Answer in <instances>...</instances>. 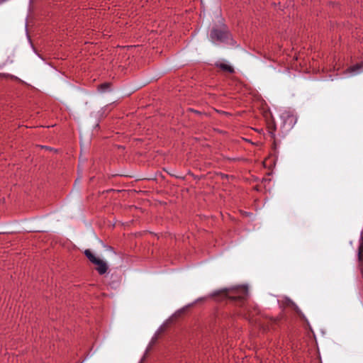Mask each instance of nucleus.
<instances>
[{
    "mask_svg": "<svg viewBox=\"0 0 363 363\" xmlns=\"http://www.w3.org/2000/svg\"><path fill=\"white\" fill-rule=\"evenodd\" d=\"M84 254L86 256V257L89 259V261L91 262L93 264L95 262H97V259H99V258L96 257L94 256V255L89 250H86L84 252Z\"/></svg>",
    "mask_w": 363,
    "mask_h": 363,
    "instance_id": "obj_6",
    "label": "nucleus"
},
{
    "mask_svg": "<svg viewBox=\"0 0 363 363\" xmlns=\"http://www.w3.org/2000/svg\"><path fill=\"white\" fill-rule=\"evenodd\" d=\"M94 264L97 265L96 270L100 274H104L107 272L108 266L102 259L99 258L97 262H95Z\"/></svg>",
    "mask_w": 363,
    "mask_h": 363,
    "instance_id": "obj_3",
    "label": "nucleus"
},
{
    "mask_svg": "<svg viewBox=\"0 0 363 363\" xmlns=\"http://www.w3.org/2000/svg\"><path fill=\"white\" fill-rule=\"evenodd\" d=\"M358 258L359 261L363 259V245H360L359 247Z\"/></svg>",
    "mask_w": 363,
    "mask_h": 363,
    "instance_id": "obj_8",
    "label": "nucleus"
},
{
    "mask_svg": "<svg viewBox=\"0 0 363 363\" xmlns=\"http://www.w3.org/2000/svg\"><path fill=\"white\" fill-rule=\"evenodd\" d=\"M110 86H111V84H110V83H108V82H106V83L101 84H100V85L98 86V90H99V91H100L101 93H104V92H105V91H108V90H109Z\"/></svg>",
    "mask_w": 363,
    "mask_h": 363,
    "instance_id": "obj_7",
    "label": "nucleus"
},
{
    "mask_svg": "<svg viewBox=\"0 0 363 363\" xmlns=\"http://www.w3.org/2000/svg\"><path fill=\"white\" fill-rule=\"evenodd\" d=\"M286 305L287 307L292 308L298 315H302V313L298 307L291 300H287L286 301Z\"/></svg>",
    "mask_w": 363,
    "mask_h": 363,
    "instance_id": "obj_4",
    "label": "nucleus"
},
{
    "mask_svg": "<svg viewBox=\"0 0 363 363\" xmlns=\"http://www.w3.org/2000/svg\"><path fill=\"white\" fill-rule=\"evenodd\" d=\"M248 294L247 286H242L233 289H223L215 291L209 295V297L214 298L216 301H220L225 298H228L233 301H236L242 305L245 298Z\"/></svg>",
    "mask_w": 363,
    "mask_h": 363,
    "instance_id": "obj_1",
    "label": "nucleus"
},
{
    "mask_svg": "<svg viewBox=\"0 0 363 363\" xmlns=\"http://www.w3.org/2000/svg\"><path fill=\"white\" fill-rule=\"evenodd\" d=\"M276 321H277V320H276L275 319H272V322L273 323H276Z\"/></svg>",
    "mask_w": 363,
    "mask_h": 363,
    "instance_id": "obj_10",
    "label": "nucleus"
},
{
    "mask_svg": "<svg viewBox=\"0 0 363 363\" xmlns=\"http://www.w3.org/2000/svg\"><path fill=\"white\" fill-rule=\"evenodd\" d=\"M228 37L229 34L225 26L220 28H213L210 34V38L213 43L224 42Z\"/></svg>",
    "mask_w": 363,
    "mask_h": 363,
    "instance_id": "obj_2",
    "label": "nucleus"
},
{
    "mask_svg": "<svg viewBox=\"0 0 363 363\" xmlns=\"http://www.w3.org/2000/svg\"><path fill=\"white\" fill-rule=\"evenodd\" d=\"M361 67H362L361 65L357 64V65H354L353 67H351L350 68V70L352 72H357L358 69H359Z\"/></svg>",
    "mask_w": 363,
    "mask_h": 363,
    "instance_id": "obj_9",
    "label": "nucleus"
},
{
    "mask_svg": "<svg viewBox=\"0 0 363 363\" xmlns=\"http://www.w3.org/2000/svg\"><path fill=\"white\" fill-rule=\"evenodd\" d=\"M217 66L219 67L223 71L228 72L229 73L234 72L233 67L229 65L225 64V63L217 64Z\"/></svg>",
    "mask_w": 363,
    "mask_h": 363,
    "instance_id": "obj_5",
    "label": "nucleus"
}]
</instances>
